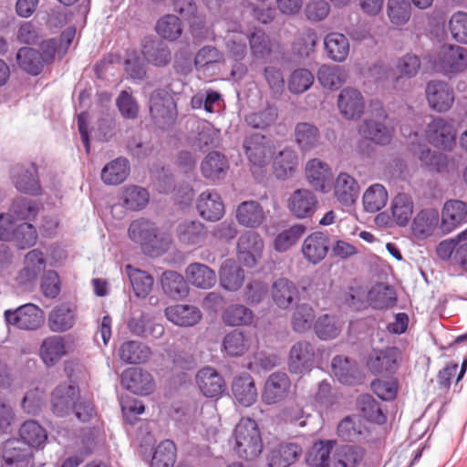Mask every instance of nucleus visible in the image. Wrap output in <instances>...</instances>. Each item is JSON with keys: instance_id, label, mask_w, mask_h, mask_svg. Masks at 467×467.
Wrapping results in <instances>:
<instances>
[{"instance_id": "49530a36", "label": "nucleus", "mask_w": 467, "mask_h": 467, "mask_svg": "<svg viewBox=\"0 0 467 467\" xmlns=\"http://www.w3.org/2000/svg\"><path fill=\"white\" fill-rule=\"evenodd\" d=\"M180 243L188 245H201L206 237V229L199 221H183L177 226Z\"/></svg>"}, {"instance_id": "4c0bfd02", "label": "nucleus", "mask_w": 467, "mask_h": 467, "mask_svg": "<svg viewBox=\"0 0 467 467\" xmlns=\"http://www.w3.org/2000/svg\"><path fill=\"white\" fill-rule=\"evenodd\" d=\"M229 169L228 161L223 153L209 152L201 163V171L210 181L223 179Z\"/></svg>"}, {"instance_id": "f704fd0d", "label": "nucleus", "mask_w": 467, "mask_h": 467, "mask_svg": "<svg viewBox=\"0 0 467 467\" xmlns=\"http://www.w3.org/2000/svg\"><path fill=\"white\" fill-rule=\"evenodd\" d=\"M298 165V156L293 148H284L274 158L273 172L278 180H286L295 174Z\"/></svg>"}, {"instance_id": "e2e57ef3", "label": "nucleus", "mask_w": 467, "mask_h": 467, "mask_svg": "<svg viewBox=\"0 0 467 467\" xmlns=\"http://www.w3.org/2000/svg\"><path fill=\"white\" fill-rule=\"evenodd\" d=\"M39 212L38 203L30 198L19 196L12 201L10 213L16 222L33 221Z\"/></svg>"}, {"instance_id": "f3484780", "label": "nucleus", "mask_w": 467, "mask_h": 467, "mask_svg": "<svg viewBox=\"0 0 467 467\" xmlns=\"http://www.w3.org/2000/svg\"><path fill=\"white\" fill-rule=\"evenodd\" d=\"M33 451L19 441H6L0 451V467H28Z\"/></svg>"}, {"instance_id": "393cba45", "label": "nucleus", "mask_w": 467, "mask_h": 467, "mask_svg": "<svg viewBox=\"0 0 467 467\" xmlns=\"http://www.w3.org/2000/svg\"><path fill=\"white\" fill-rule=\"evenodd\" d=\"M127 327L133 336L144 339L160 338L164 334V327L154 323L152 318L145 312H140L139 316L130 317Z\"/></svg>"}, {"instance_id": "ddd939ff", "label": "nucleus", "mask_w": 467, "mask_h": 467, "mask_svg": "<svg viewBox=\"0 0 467 467\" xmlns=\"http://www.w3.org/2000/svg\"><path fill=\"white\" fill-rule=\"evenodd\" d=\"M425 92L430 108L436 112H446L453 105L454 91L445 81H429Z\"/></svg>"}, {"instance_id": "0e129e2a", "label": "nucleus", "mask_w": 467, "mask_h": 467, "mask_svg": "<svg viewBox=\"0 0 467 467\" xmlns=\"http://www.w3.org/2000/svg\"><path fill=\"white\" fill-rule=\"evenodd\" d=\"M175 461V443L171 440H164L154 449L150 467H173Z\"/></svg>"}, {"instance_id": "09e8293b", "label": "nucleus", "mask_w": 467, "mask_h": 467, "mask_svg": "<svg viewBox=\"0 0 467 467\" xmlns=\"http://www.w3.org/2000/svg\"><path fill=\"white\" fill-rule=\"evenodd\" d=\"M439 223V213L435 209H422L412 220L411 231L414 236L426 238L430 236Z\"/></svg>"}, {"instance_id": "13d9d810", "label": "nucleus", "mask_w": 467, "mask_h": 467, "mask_svg": "<svg viewBox=\"0 0 467 467\" xmlns=\"http://www.w3.org/2000/svg\"><path fill=\"white\" fill-rule=\"evenodd\" d=\"M250 347L248 337L238 329L227 333L223 340L222 349L231 358L243 356Z\"/></svg>"}, {"instance_id": "69168bd1", "label": "nucleus", "mask_w": 467, "mask_h": 467, "mask_svg": "<svg viewBox=\"0 0 467 467\" xmlns=\"http://www.w3.org/2000/svg\"><path fill=\"white\" fill-rule=\"evenodd\" d=\"M388 202L386 188L379 183L370 185L363 195L364 209L368 213H377L381 210Z\"/></svg>"}, {"instance_id": "9d476101", "label": "nucleus", "mask_w": 467, "mask_h": 467, "mask_svg": "<svg viewBox=\"0 0 467 467\" xmlns=\"http://www.w3.org/2000/svg\"><path fill=\"white\" fill-rule=\"evenodd\" d=\"M318 207L317 195L308 189H296L287 200V208L290 214L299 220L310 219Z\"/></svg>"}, {"instance_id": "7ed1b4c3", "label": "nucleus", "mask_w": 467, "mask_h": 467, "mask_svg": "<svg viewBox=\"0 0 467 467\" xmlns=\"http://www.w3.org/2000/svg\"><path fill=\"white\" fill-rule=\"evenodd\" d=\"M150 115L154 125L168 130L177 119V105L171 95L170 87L154 89L149 98Z\"/></svg>"}, {"instance_id": "4468645a", "label": "nucleus", "mask_w": 467, "mask_h": 467, "mask_svg": "<svg viewBox=\"0 0 467 467\" xmlns=\"http://www.w3.org/2000/svg\"><path fill=\"white\" fill-rule=\"evenodd\" d=\"M291 381L285 372L271 373L266 379L261 394L262 401L274 405L283 401L289 393Z\"/></svg>"}, {"instance_id": "a18cd8bd", "label": "nucleus", "mask_w": 467, "mask_h": 467, "mask_svg": "<svg viewBox=\"0 0 467 467\" xmlns=\"http://www.w3.org/2000/svg\"><path fill=\"white\" fill-rule=\"evenodd\" d=\"M130 170L129 161L124 157H118L102 168L101 181L107 185H119L126 180Z\"/></svg>"}, {"instance_id": "473e14b6", "label": "nucleus", "mask_w": 467, "mask_h": 467, "mask_svg": "<svg viewBox=\"0 0 467 467\" xmlns=\"http://www.w3.org/2000/svg\"><path fill=\"white\" fill-rule=\"evenodd\" d=\"M172 9L178 13L190 26L192 31H202L205 28V16L198 10L194 0H172Z\"/></svg>"}, {"instance_id": "c03bdc74", "label": "nucleus", "mask_w": 467, "mask_h": 467, "mask_svg": "<svg viewBox=\"0 0 467 467\" xmlns=\"http://www.w3.org/2000/svg\"><path fill=\"white\" fill-rule=\"evenodd\" d=\"M324 48L329 59L343 62L349 53V42L344 34L330 32L324 38Z\"/></svg>"}, {"instance_id": "c9c22d12", "label": "nucleus", "mask_w": 467, "mask_h": 467, "mask_svg": "<svg viewBox=\"0 0 467 467\" xmlns=\"http://www.w3.org/2000/svg\"><path fill=\"white\" fill-rule=\"evenodd\" d=\"M66 354V342L62 336L46 337L39 348V357L47 367L55 366Z\"/></svg>"}, {"instance_id": "8fccbe9b", "label": "nucleus", "mask_w": 467, "mask_h": 467, "mask_svg": "<svg viewBox=\"0 0 467 467\" xmlns=\"http://www.w3.org/2000/svg\"><path fill=\"white\" fill-rule=\"evenodd\" d=\"M146 58L142 52L136 49H129L125 54L124 69L128 78L134 83H140L147 78Z\"/></svg>"}, {"instance_id": "72a5a7b5", "label": "nucleus", "mask_w": 467, "mask_h": 467, "mask_svg": "<svg viewBox=\"0 0 467 467\" xmlns=\"http://www.w3.org/2000/svg\"><path fill=\"white\" fill-rule=\"evenodd\" d=\"M366 455L367 450L360 445H339L334 451V467H358Z\"/></svg>"}, {"instance_id": "bb28decb", "label": "nucleus", "mask_w": 467, "mask_h": 467, "mask_svg": "<svg viewBox=\"0 0 467 467\" xmlns=\"http://www.w3.org/2000/svg\"><path fill=\"white\" fill-rule=\"evenodd\" d=\"M189 138L192 140V146H218L221 132L210 121L195 119L191 122Z\"/></svg>"}, {"instance_id": "39448f33", "label": "nucleus", "mask_w": 467, "mask_h": 467, "mask_svg": "<svg viewBox=\"0 0 467 467\" xmlns=\"http://www.w3.org/2000/svg\"><path fill=\"white\" fill-rule=\"evenodd\" d=\"M6 325L22 330H36L44 323V312L35 304L28 303L4 313Z\"/></svg>"}, {"instance_id": "f257e3e1", "label": "nucleus", "mask_w": 467, "mask_h": 467, "mask_svg": "<svg viewBox=\"0 0 467 467\" xmlns=\"http://www.w3.org/2000/svg\"><path fill=\"white\" fill-rule=\"evenodd\" d=\"M128 235L140 245L146 255L158 256L168 248L169 243L157 224L144 217L135 219L130 223Z\"/></svg>"}, {"instance_id": "6ab92c4d", "label": "nucleus", "mask_w": 467, "mask_h": 467, "mask_svg": "<svg viewBox=\"0 0 467 467\" xmlns=\"http://www.w3.org/2000/svg\"><path fill=\"white\" fill-rule=\"evenodd\" d=\"M337 107L344 119L348 120L358 119L364 113V98L359 90L353 88H345L338 95Z\"/></svg>"}, {"instance_id": "bf43d9fd", "label": "nucleus", "mask_w": 467, "mask_h": 467, "mask_svg": "<svg viewBox=\"0 0 467 467\" xmlns=\"http://www.w3.org/2000/svg\"><path fill=\"white\" fill-rule=\"evenodd\" d=\"M413 202L411 197L404 192L398 193L391 203V214L398 226H406L411 219Z\"/></svg>"}, {"instance_id": "58836bf2", "label": "nucleus", "mask_w": 467, "mask_h": 467, "mask_svg": "<svg viewBox=\"0 0 467 467\" xmlns=\"http://www.w3.org/2000/svg\"><path fill=\"white\" fill-rule=\"evenodd\" d=\"M367 428L362 420L355 416H346L337 428V436L345 441L360 442L367 436Z\"/></svg>"}, {"instance_id": "ea45409f", "label": "nucleus", "mask_w": 467, "mask_h": 467, "mask_svg": "<svg viewBox=\"0 0 467 467\" xmlns=\"http://www.w3.org/2000/svg\"><path fill=\"white\" fill-rule=\"evenodd\" d=\"M150 355V348L147 345L136 340L125 341L119 348V358L126 364L136 365L145 363Z\"/></svg>"}, {"instance_id": "423d86ee", "label": "nucleus", "mask_w": 467, "mask_h": 467, "mask_svg": "<svg viewBox=\"0 0 467 467\" xmlns=\"http://www.w3.org/2000/svg\"><path fill=\"white\" fill-rule=\"evenodd\" d=\"M264 241L254 231L244 232L237 240V260L247 268H254L257 265L262 259Z\"/></svg>"}, {"instance_id": "6e6552de", "label": "nucleus", "mask_w": 467, "mask_h": 467, "mask_svg": "<svg viewBox=\"0 0 467 467\" xmlns=\"http://www.w3.org/2000/svg\"><path fill=\"white\" fill-rule=\"evenodd\" d=\"M10 177L18 192L32 196H39L42 193L38 171L35 162L31 161L27 165H16L10 171Z\"/></svg>"}, {"instance_id": "680f3d73", "label": "nucleus", "mask_w": 467, "mask_h": 467, "mask_svg": "<svg viewBox=\"0 0 467 467\" xmlns=\"http://www.w3.org/2000/svg\"><path fill=\"white\" fill-rule=\"evenodd\" d=\"M331 369L338 382L353 385L356 379V362L348 357L337 355L332 358Z\"/></svg>"}, {"instance_id": "052dcab7", "label": "nucleus", "mask_w": 467, "mask_h": 467, "mask_svg": "<svg viewBox=\"0 0 467 467\" xmlns=\"http://www.w3.org/2000/svg\"><path fill=\"white\" fill-rule=\"evenodd\" d=\"M126 271L135 296L145 298L152 288L153 277L146 271L134 268L130 265L126 266Z\"/></svg>"}, {"instance_id": "f8f14e48", "label": "nucleus", "mask_w": 467, "mask_h": 467, "mask_svg": "<svg viewBox=\"0 0 467 467\" xmlns=\"http://www.w3.org/2000/svg\"><path fill=\"white\" fill-rule=\"evenodd\" d=\"M121 383L127 390L138 396H148L155 389L152 375L138 367L125 369L121 374Z\"/></svg>"}, {"instance_id": "7c9ffc66", "label": "nucleus", "mask_w": 467, "mask_h": 467, "mask_svg": "<svg viewBox=\"0 0 467 467\" xmlns=\"http://www.w3.org/2000/svg\"><path fill=\"white\" fill-rule=\"evenodd\" d=\"M416 150L417 148H412ZM420 152L419 153L420 161L422 166L431 172L441 173L448 170L450 163V158L446 151H451L453 148H419Z\"/></svg>"}, {"instance_id": "2f4dec72", "label": "nucleus", "mask_w": 467, "mask_h": 467, "mask_svg": "<svg viewBox=\"0 0 467 467\" xmlns=\"http://www.w3.org/2000/svg\"><path fill=\"white\" fill-rule=\"evenodd\" d=\"M302 449L295 442L280 443L269 452V467H289L301 456Z\"/></svg>"}, {"instance_id": "0eeeda50", "label": "nucleus", "mask_w": 467, "mask_h": 467, "mask_svg": "<svg viewBox=\"0 0 467 467\" xmlns=\"http://www.w3.org/2000/svg\"><path fill=\"white\" fill-rule=\"evenodd\" d=\"M400 356V351L397 347L374 349L368 358L367 366L375 376L391 378L398 370Z\"/></svg>"}, {"instance_id": "f03ea898", "label": "nucleus", "mask_w": 467, "mask_h": 467, "mask_svg": "<svg viewBox=\"0 0 467 467\" xmlns=\"http://www.w3.org/2000/svg\"><path fill=\"white\" fill-rule=\"evenodd\" d=\"M234 450L244 461L256 458L263 450V441L257 422L251 418H242L233 431Z\"/></svg>"}, {"instance_id": "4d7b16f0", "label": "nucleus", "mask_w": 467, "mask_h": 467, "mask_svg": "<svg viewBox=\"0 0 467 467\" xmlns=\"http://www.w3.org/2000/svg\"><path fill=\"white\" fill-rule=\"evenodd\" d=\"M120 201L127 210L140 211L149 203L150 194L143 187L129 185L122 190Z\"/></svg>"}, {"instance_id": "603ef678", "label": "nucleus", "mask_w": 467, "mask_h": 467, "mask_svg": "<svg viewBox=\"0 0 467 467\" xmlns=\"http://www.w3.org/2000/svg\"><path fill=\"white\" fill-rule=\"evenodd\" d=\"M185 273L191 284L198 288L209 289L216 283L215 272L202 263L189 265Z\"/></svg>"}, {"instance_id": "de8ad7c7", "label": "nucleus", "mask_w": 467, "mask_h": 467, "mask_svg": "<svg viewBox=\"0 0 467 467\" xmlns=\"http://www.w3.org/2000/svg\"><path fill=\"white\" fill-rule=\"evenodd\" d=\"M358 133L366 140L378 146H387L391 139L388 128L374 119H364L358 128Z\"/></svg>"}, {"instance_id": "774afa93", "label": "nucleus", "mask_w": 467, "mask_h": 467, "mask_svg": "<svg viewBox=\"0 0 467 467\" xmlns=\"http://www.w3.org/2000/svg\"><path fill=\"white\" fill-rule=\"evenodd\" d=\"M297 146H318L321 139L319 129L310 122H298L294 130Z\"/></svg>"}, {"instance_id": "a878e982", "label": "nucleus", "mask_w": 467, "mask_h": 467, "mask_svg": "<svg viewBox=\"0 0 467 467\" xmlns=\"http://www.w3.org/2000/svg\"><path fill=\"white\" fill-rule=\"evenodd\" d=\"M21 446L38 450L43 448L47 441V430L35 420L24 421L18 430Z\"/></svg>"}, {"instance_id": "2eb2a0df", "label": "nucleus", "mask_w": 467, "mask_h": 467, "mask_svg": "<svg viewBox=\"0 0 467 467\" xmlns=\"http://www.w3.org/2000/svg\"><path fill=\"white\" fill-rule=\"evenodd\" d=\"M329 236L321 231H316L308 234L301 247L304 258L312 265H317L325 259L329 249Z\"/></svg>"}, {"instance_id": "338daca9", "label": "nucleus", "mask_w": 467, "mask_h": 467, "mask_svg": "<svg viewBox=\"0 0 467 467\" xmlns=\"http://www.w3.org/2000/svg\"><path fill=\"white\" fill-rule=\"evenodd\" d=\"M156 32L164 39L175 41L182 34V21L175 15H165L157 21Z\"/></svg>"}, {"instance_id": "e433bc0d", "label": "nucleus", "mask_w": 467, "mask_h": 467, "mask_svg": "<svg viewBox=\"0 0 467 467\" xmlns=\"http://www.w3.org/2000/svg\"><path fill=\"white\" fill-rule=\"evenodd\" d=\"M165 316L169 321L180 327H192L202 318L198 307L189 305H175L165 309Z\"/></svg>"}, {"instance_id": "c756f323", "label": "nucleus", "mask_w": 467, "mask_h": 467, "mask_svg": "<svg viewBox=\"0 0 467 467\" xmlns=\"http://www.w3.org/2000/svg\"><path fill=\"white\" fill-rule=\"evenodd\" d=\"M141 52L149 63L158 67H166L171 61L169 46L160 39L145 38Z\"/></svg>"}, {"instance_id": "5701e85b", "label": "nucleus", "mask_w": 467, "mask_h": 467, "mask_svg": "<svg viewBox=\"0 0 467 467\" xmlns=\"http://www.w3.org/2000/svg\"><path fill=\"white\" fill-rule=\"evenodd\" d=\"M426 137L432 146H456L454 127L442 118H435L428 124Z\"/></svg>"}, {"instance_id": "412c9836", "label": "nucleus", "mask_w": 467, "mask_h": 467, "mask_svg": "<svg viewBox=\"0 0 467 467\" xmlns=\"http://www.w3.org/2000/svg\"><path fill=\"white\" fill-rule=\"evenodd\" d=\"M440 68L447 74L462 72L467 67V49L459 46H443L439 55Z\"/></svg>"}, {"instance_id": "c85d7f7f", "label": "nucleus", "mask_w": 467, "mask_h": 467, "mask_svg": "<svg viewBox=\"0 0 467 467\" xmlns=\"http://www.w3.org/2000/svg\"><path fill=\"white\" fill-rule=\"evenodd\" d=\"M272 298L279 308L288 309L299 299V291L294 282L281 277L273 283Z\"/></svg>"}, {"instance_id": "1a4fd4ad", "label": "nucleus", "mask_w": 467, "mask_h": 467, "mask_svg": "<svg viewBox=\"0 0 467 467\" xmlns=\"http://www.w3.org/2000/svg\"><path fill=\"white\" fill-rule=\"evenodd\" d=\"M79 388L75 383L62 382L51 392V410L57 417L71 414L76 400L79 398Z\"/></svg>"}, {"instance_id": "79ce46f5", "label": "nucleus", "mask_w": 467, "mask_h": 467, "mask_svg": "<svg viewBox=\"0 0 467 467\" xmlns=\"http://www.w3.org/2000/svg\"><path fill=\"white\" fill-rule=\"evenodd\" d=\"M335 196L345 205H352L358 195V185L356 180L346 172H341L333 184Z\"/></svg>"}, {"instance_id": "864d4df0", "label": "nucleus", "mask_w": 467, "mask_h": 467, "mask_svg": "<svg viewBox=\"0 0 467 467\" xmlns=\"http://www.w3.org/2000/svg\"><path fill=\"white\" fill-rule=\"evenodd\" d=\"M313 331L319 340L328 341L339 336L341 326L336 316L326 313L314 321Z\"/></svg>"}, {"instance_id": "a211bd4d", "label": "nucleus", "mask_w": 467, "mask_h": 467, "mask_svg": "<svg viewBox=\"0 0 467 467\" xmlns=\"http://www.w3.org/2000/svg\"><path fill=\"white\" fill-rule=\"evenodd\" d=\"M314 358V346L306 340L297 341L289 352V369L296 374L306 373L313 368Z\"/></svg>"}, {"instance_id": "5fc2aeb1", "label": "nucleus", "mask_w": 467, "mask_h": 467, "mask_svg": "<svg viewBox=\"0 0 467 467\" xmlns=\"http://www.w3.org/2000/svg\"><path fill=\"white\" fill-rule=\"evenodd\" d=\"M221 317L227 327H243L252 323L254 313L244 305L231 304L222 312Z\"/></svg>"}, {"instance_id": "3c124183", "label": "nucleus", "mask_w": 467, "mask_h": 467, "mask_svg": "<svg viewBox=\"0 0 467 467\" xmlns=\"http://www.w3.org/2000/svg\"><path fill=\"white\" fill-rule=\"evenodd\" d=\"M161 285L164 293L172 299H182L188 296V283L176 271H165L161 275Z\"/></svg>"}, {"instance_id": "b1692460", "label": "nucleus", "mask_w": 467, "mask_h": 467, "mask_svg": "<svg viewBox=\"0 0 467 467\" xmlns=\"http://www.w3.org/2000/svg\"><path fill=\"white\" fill-rule=\"evenodd\" d=\"M196 208L200 216L209 222H217L224 214L222 197L214 190L202 192L197 200Z\"/></svg>"}, {"instance_id": "dca6fc26", "label": "nucleus", "mask_w": 467, "mask_h": 467, "mask_svg": "<svg viewBox=\"0 0 467 467\" xmlns=\"http://www.w3.org/2000/svg\"><path fill=\"white\" fill-rule=\"evenodd\" d=\"M464 223H467V203L456 199L446 201L440 225L442 234H450Z\"/></svg>"}, {"instance_id": "cd10ccee", "label": "nucleus", "mask_w": 467, "mask_h": 467, "mask_svg": "<svg viewBox=\"0 0 467 467\" xmlns=\"http://www.w3.org/2000/svg\"><path fill=\"white\" fill-rule=\"evenodd\" d=\"M220 285L226 291L239 290L244 281V272L234 259H225L219 270Z\"/></svg>"}, {"instance_id": "37998d69", "label": "nucleus", "mask_w": 467, "mask_h": 467, "mask_svg": "<svg viewBox=\"0 0 467 467\" xmlns=\"http://www.w3.org/2000/svg\"><path fill=\"white\" fill-rule=\"evenodd\" d=\"M48 326L53 332H66L75 324V310L67 303L56 306L48 315Z\"/></svg>"}, {"instance_id": "aec40b11", "label": "nucleus", "mask_w": 467, "mask_h": 467, "mask_svg": "<svg viewBox=\"0 0 467 467\" xmlns=\"http://www.w3.org/2000/svg\"><path fill=\"white\" fill-rule=\"evenodd\" d=\"M196 381L202 395L210 399H218L226 390L223 378L212 367L200 369L196 376Z\"/></svg>"}, {"instance_id": "a19ab883", "label": "nucleus", "mask_w": 467, "mask_h": 467, "mask_svg": "<svg viewBox=\"0 0 467 467\" xmlns=\"http://www.w3.org/2000/svg\"><path fill=\"white\" fill-rule=\"evenodd\" d=\"M236 219L239 224L255 228L260 226L265 219L262 205L256 201L242 202L236 209Z\"/></svg>"}, {"instance_id": "6e6d98bb", "label": "nucleus", "mask_w": 467, "mask_h": 467, "mask_svg": "<svg viewBox=\"0 0 467 467\" xmlns=\"http://www.w3.org/2000/svg\"><path fill=\"white\" fill-rule=\"evenodd\" d=\"M16 62L19 67L27 74L38 76L44 68L39 51L29 47H23L16 53Z\"/></svg>"}, {"instance_id": "9b49d317", "label": "nucleus", "mask_w": 467, "mask_h": 467, "mask_svg": "<svg viewBox=\"0 0 467 467\" xmlns=\"http://www.w3.org/2000/svg\"><path fill=\"white\" fill-rule=\"evenodd\" d=\"M306 179L312 189L321 193H328L333 189L334 177L327 163L318 159H311L306 165Z\"/></svg>"}, {"instance_id": "4be33fe9", "label": "nucleus", "mask_w": 467, "mask_h": 467, "mask_svg": "<svg viewBox=\"0 0 467 467\" xmlns=\"http://www.w3.org/2000/svg\"><path fill=\"white\" fill-rule=\"evenodd\" d=\"M231 390L234 400L243 407H250L257 400L258 393L254 380L247 372L234 377Z\"/></svg>"}, {"instance_id": "20e7f679", "label": "nucleus", "mask_w": 467, "mask_h": 467, "mask_svg": "<svg viewBox=\"0 0 467 467\" xmlns=\"http://www.w3.org/2000/svg\"><path fill=\"white\" fill-rule=\"evenodd\" d=\"M37 240L36 227L28 222H16L9 213H0V241L13 242L19 250L34 246Z\"/></svg>"}]
</instances>
